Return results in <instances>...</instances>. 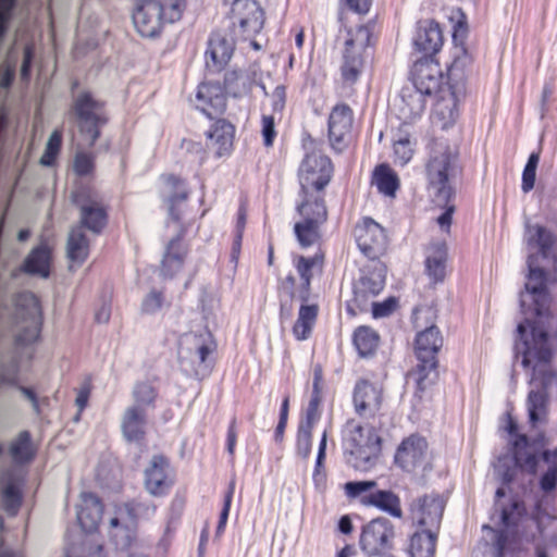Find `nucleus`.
I'll return each instance as SVG.
<instances>
[{"instance_id":"18","label":"nucleus","mask_w":557,"mask_h":557,"mask_svg":"<svg viewBox=\"0 0 557 557\" xmlns=\"http://www.w3.org/2000/svg\"><path fill=\"white\" fill-rule=\"evenodd\" d=\"M354 235L358 248L369 259L377 258L386 247L384 228L371 218H363L355 226Z\"/></svg>"},{"instance_id":"60","label":"nucleus","mask_w":557,"mask_h":557,"mask_svg":"<svg viewBox=\"0 0 557 557\" xmlns=\"http://www.w3.org/2000/svg\"><path fill=\"white\" fill-rule=\"evenodd\" d=\"M33 62V49L26 47L23 53V62L21 67V78L27 82L30 77V67Z\"/></svg>"},{"instance_id":"1","label":"nucleus","mask_w":557,"mask_h":557,"mask_svg":"<svg viewBox=\"0 0 557 557\" xmlns=\"http://www.w3.org/2000/svg\"><path fill=\"white\" fill-rule=\"evenodd\" d=\"M529 274L525 290L520 294L524 321L517 326L515 357L531 371L527 398L532 426L547 421L548 405L557 396V373L552 360L557 351V318L550 310L547 283L556 281L557 237L545 226L525 224Z\"/></svg>"},{"instance_id":"24","label":"nucleus","mask_w":557,"mask_h":557,"mask_svg":"<svg viewBox=\"0 0 557 557\" xmlns=\"http://www.w3.org/2000/svg\"><path fill=\"white\" fill-rule=\"evenodd\" d=\"M425 97L423 91L412 85L403 87L394 103L398 119L404 124H410L419 119L425 109Z\"/></svg>"},{"instance_id":"56","label":"nucleus","mask_w":557,"mask_h":557,"mask_svg":"<svg viewBox=\"0 0 557 557\" xmlns=\"http://www.w3.org/2000/svg\"><path fill=\"white\" fill-rule=\"evenodd\" d=\"M314 260L311 258L299 257L296 263L297 272L302 281V285L308 290L311 280V269Z\"/></svg>"},{"instance_id":"30","label":"nucleus","mask_w":557,"mask_h":557,"mask_svg":"<svg viewBox=\"0 0 557 557\" xmlns=\"http://www.w3.org/2000/svg\"><path fill=\"white\" fill-rule=\"evenodd\" d=\"M161 181L169 193L168 205L170 215L174 221L181 220L180 206L188 199L186 182L175 174H162Z\"/></svg>"},{"instance_id":"16","label":"nucleus","mask_w":557,"mask_h":557,"mask_svg":"<svg viewBox=\"0 0 557 557\" xmlns=\"http://www.w3.org/2000/svg\"><path fill=\"white\" fill-rule=\"evenodd\" d=\"M394 537L395 531L392 522L380 517L363 525L359 543L368 556H385L393 548Z\"/></svg>"},{"instance_id":"36","label":"nucleus","mask_w":557,"mask_h":557,"mask_svg":"<svg viewBox=\"0 0 557 557\" xmlns=\"http://www.w3.org/2000/svg\"><path fill=\"white\" fill-rule=\"evenodd\" d=\"M447 247L444 243L436 244L425 260V271L434 282H443L446 275Z\"/></svg>"},{"instance_id":"5","label":"nucleus","mask_w":557,"mask_h":557,"mask_svg":"<svg viewBox=\"0 0 557 557\" xmlns=\"http://www.w3.org/2000/svg\"><path fill=\"white\" fill-rule=\"evenodd\" d=\"M461 173L458 151L447 140L432 143L425 163L428 191L435 206H445L455 196L450 182Z\"/></svg>"},{"instance_id":"14","label":"nucleus","mask_w":557,"mask_h":557,"mask_svg":"<svg viewBox=\"0 0 557 557\" xmlns=\"http://www.w3.org/2000/svg\"><path fill=\"white\" fill-rule=\"evenodd\" d=\"M373 26L361 25L350 30L349 38L345 41L344 62L342 75L346 82L355 83L363 67L362 52L370 45Z\"/></svg>"},{"instance_id":"6","label":"nucleus","mask_w":557,"mask_h":557,"mask_svg":"<svg viewBox=\"0 0 557 557\" xmlns=\"http://www.w3.org/2000/svg\"><path fill=\"white\" fill-rule=\"evenodd\" d=\"M70 114L75 119L79 135L89 148L94 147L109 123L107 102L95 98L91 91L83 90L74 96Z\"/></svg>"},{"instance_id":"39","label":"nucleus","mask_w":557,"mask_h":557,"mask_svg":"<svg viewBox=\"0 0 557 557\" xmlns=\"http://www.w3.org/2000/svg\"><path fill=\"white\" fill-rule=\"evenodd\" d=\"M372 183L381 194L388 197H394L399 188V178L387 164H380L375 168Z\"/></svg>"},{"instance_id":"55","label":"nucleus","mask_w":557,"mask_h":557,"mask_svg":"<svg viewBox=\"0 0 557 557\" xmlns=\"http://www.w3.org/2000/svg\"><path fill=\"white\" fill-rule=\"evenodd\" d=\"M261 134L263 138V145L271 147L276 137V129L274 117L271 115H263L261 120Z\"/></svg>"},{"instance_id":"8","label":"nucleus","mask_w":557,"mask_h":557,"mask_svg":"<svg viewBox=\"0 0 557 557\" xmlns=\"http://www.w3.org/2000/svg\"><path fill=\"white\" fill-rule=\"evenodd\" d=\"M157 511L151 503L136 499L128 500L116 508V515L110 520V537L119 549H128L136 540L137 523L140 519H149Z\"/></svg>"},{"instance_id":"25","label":"nucleus","mask_w":557,"mask_h":557,"mask_svg":"<svg viewBox=\"0 0 557 557\" xmlns=\"http://www.w3.org/2000/svg\"><path fill=\"white\" fill-rule=\"evenodd\" d=\"M382 400V389L379 386L366 380L357 382L354 389V406L360 417H374L381 409Z\"/></svg>"},{"instance_id":"7","label":"nucleus","mask_w":557,"mask_h":557,"mask_svg":"<svg viewBox=\"0 0 557 557\" xmlns=\"http://www.w3.org/2000/svg\"><path fill=\"white\" fill-rule=\"evenodd\" d=\"M443 336L440 329L432 324L416 335L414 351L418 364L413 372L417 388L425 391L437 377V354L443 347Z\"/></svg>"},{"instance_id":"34","label":"nucleus","mask_w":557,"mask_h":557,"mask_svg":"<svg viewBox=\"0 0 557 557\" xmlns=\"http://www.w3.org/2000/svg\"><path fill=\"white\" fill-rule=\"evenodd\" d=\"M51 250L47 245L35 247L26 257L21 270L32 275L48 277L50 274Z\"/></svg>"},{"instance_id":"26","label":"nucleus","mask_w":557,"mask_h":557,"mask_svg":"<svg viewBox=\"0 0 557 557\" xmlns=\"http://www.w3.org/2000/svg\"><path fill=\"white\" fill-rule=\"evenodd\" d=\"M426 441L419 435L404 440L395 455V462L406 471H412L425 460Z\"/></svg>"},{"instance_id":"11","label":"nucleus","mask_w":557,"mask_h":557,"mask_svg":"<svg viewBox=\"0 0 557 557\" xmlns=\"http://www.w3.org/2000/svg\"><path fill=\"white\" fill-rule=\"evenodd\" d=\"M235 126L225 119H216L205 132V146L184 140L187 151L197 154L200 163L209 158L221 159L231 156L234 149Z\"/></svg>"},{"instance_id":"33","label":"nucleus","mask_w":557,"mask_h":557,"mask_svg":"<svg viewBox=\"0 0 557 557\" xmlns=\"http://www.w3.org/2000/svg\"><path fill=\"white\" fill-rule=\"evenodd\" d=\"M187 249L182 243V237L177 236L173 238L163 256L161 262V271L165 277H173L180 272L184 265Z\"/></svg>"},{"instance_id":"49","label":"nucleus","mask_w":557,"mask_h":557,"mask_svg":"<svg viewBox=\"0 0 557 557\" xmlns=\"http://www.w3.org/2000/svg\"><path fill=\"white\" fill-rule=\"evenodd\" d=\"M73 170L77 176H88L95 171V156L91 152L79 151L75 154Z\"/></svg>"},{"instance_id":"43","label":"nucleus","mask_w":557,"mask_h":557,"mask_svg":"<svg viewBox=\"0 0 557 557\" xmlns=\"http://www.w3.org/2000/svg\"><path fill=\"white\" fill-rule=\"evenodd\" d=\"M134 406L154 407L158 389L149 382H137L133 388Z\"/></svg>"},{"instance_id":"61","label":"nucleus","mask_w":557,"mask_h":557,"mask_svg":"<svg viewBox=\"0 0 557 557\" xmlns=\"http://www.w3.org/2000/svg\"><path fill=\"white\" fill-rule=\"evenodd\" d=\"M445 211L437 218V223L442 228H448L451 224L453 213L455 212V206L451 200L445 206H438Z\"/></svg>"},{"instance_id":"41","label":"nucleus","mask_w":557,"mask_h":557,"mask_svg":"<svg viewBox=\"0 0 557 557\" xmlns=\"http://www.w3.org/2000/svg\"><path fill=\"white\" fill-rule=\"evenodd\" d=\"M36 450L28 431H22L10 445V455L15 462H29L34 459Z\"/></svg>"},{"instance_id":"63","label":"nucleus","mask_w":557,"mask_h":557,"mask_svg":"<svg viewBox=\"0 0 557 557\" xmlns=\"http://www.w3.org/2000/svg\"><path fill=\"white\" fill-rule=\"evenodd\" d=\"M346 2L352 11L364 14L369 11L372 0H346Z\"/></svg>"},{"instance_id":"3","label":"nucleus","mask_w":557,"mask_h":557,"mask_svg":"<svg viewBox=\"0 0 557 557\" xmlns=\"http://www.w3.org/2000/svg\"><path fill=\"white\" fill-rule=\"evenodd\" d=\"M506 430L512 437L511 466L500 461L498 473L503 484L509 487L512 493L513 484L524 473L529 474L528 486H533L534 476L541 472L540 487L543 492L549 493L557 486V447L546 448L548 440L544 434H539L532 441L524 434H518V424L507 413Z\"/></svg>"},{"instance_id":"50","label":"nucleus","mask_w":557,"mask_h":557,"mask_svg":"<svg viewBox=\"0 0 557 557\" xmlns=\"http://www.w3.org/2000/svg\"><path fill=\"white\" fill-rule=\"evenodd\" d=\"M312 429L313 426L299 424L296 449L297 454L302 458H308L311 453Z\"/></svg>"},{"instance_id":"2","label":"nucleus","mask_w":557,"mask_h":557,"mask_svg":"<svg viewBox=\"0 0 557 557\" xmlns=\"http://www.w3.org/2000/svg\"><path fill=\"white\" fill-rule=\"evenodd\" d=\"M333 173L331 159L320 150L307 152L300 163L298 178L301 200L297 211L301 221L295 223L294 232L302 247H309L319 239V228L327 219L323 190Z\"/></svg>"},{"instance_id":"22","label":"nucleus","mask_w":557,"mask_h":557,"mask_svg":"<svg viewBox=\"0 0 557 557\" xmlns=\"http://www.w3.org/2000/svg\"><path fill=\"white\" fill-rule=\"evenodd\" d=\"M170 461L163 455H154L145 471V487L152 496H164L174 480L169 473Z\"/></svg>"},{"instance_id":"35","label":"nucleus","mask_w":557,"mask_h":557,"mask_svg":"<svg viewBox=\"0 0 557 557\" xmlns=\"http://www.w3.org/2000/svg\"><path fill=\"white\" fill-rule=\"evenodd\" d=\"M385 286V277L382 267H375L362 275L355 287L356 300H366L368 296H376Z\"/></svg>"},{"instance_id":"42","label":"nucleus","mask_w":557,"mask_h":557,"mask_svg":"<svg viewBox=\"0 0 557 557\" xmlns=\"http://www.w3.org/2000/svg\"><path fill=\"white\" fill-rule=\"evenodd\" d=\"M22 499L21 487L14 482L8 483L2 491L3 510L11 517L16 516L22 506Z\"/></svg>"},{"instance_id":"13","label":"nucleus","mask_w":557,"mask_h":557,"mask_svg":"<svg viewBox=\"0 0 557 557\" xmlns=\"http://www.w3.org/2000/svg\"><path fill=\"white\" fill-rule=\"evenodd\" d=\"M17 317L25 325L16 336L17 345H29L40 337L42 310L39 298L30 292L18 293L14 297Z\"/></svg>"},{"instance_id":"31","label":"nucleus","mask_w":557,"mask_h":557,"mask_svg":"<svg viewBox=\"0 0 557 557\" xmlns=\"http://www.w3.org/2000/svg\"><path fill=\"white\" fill-rule=\"evenodd\" d=\"M441 81L442 74L437 63L425 61L416 64L412 86L426 96H431L438 90Z\"/></svg>"},{"instance_id":"45","label":"nucleus","mask_w":557,"mask_h":557,"mask_svg":"<svg viewBox=\"0 0 557 557\" xmlns=\"http://www.w3.org/2000/svg\"><path fill=\"white\" fill-rule=\"evenodd\" d=\"M393 148L396 163L405 165L412 158L413 147L408 134L400 132L398 137L394 140Z\"/></svg>"},{"instance_id":"54","label":"nucleus","mask_w":557,"mask_h":557,"mask_svg":"<svg viewBox=\"0 0 557 557\" xmlns=\"http://www.w3.org/2000/svg\"><path fill=\"white\" fill-rule=\"evenodd\" d=\"M321 394H311L310 401L306 410V418L300 422L302 425L313 426L319 419V406L321 404Z\"/></svg>"},{"instance_id":"19","label":"nucleus","mask_w":557,"mask_h":557,"mask_svg":"<svg viewBox=\"0 0 557 557\" xmlns=\"http://www.w3.org/2000/svg\"><path fill=\"white\" fill-rule=\"evenodd\" d=\"M445 500L438 494L424 495L417 498L410 505L411 520L424 530H436L440 528Z\"/></svg>"},{"instance_id":"53","label":"nucleus","mask_w":557,"mask_h":557,"mask_svg":"<svg viewBox=\"0 0 557 557\" xmlns=\"http://www.w3.org/2000/svg\"><path fill=\"white\" fill-rule=\"evenodd\" d=\"M239 81H240V72L237 71H227L224 74V82L222 89L225 92V97L238 96L239 94Z\"/></svg>"},{"instance_id":"52","label":"nucleus","mask_w":557,"mask_h":557,"mask_svg":"<svg viewBox=\"0 0 557 557\" xmlns=\"http://www.w3.org/2000/svg\"><path fill=\"white\" fill-rule=\"evenodd\" d=\"M163 301V293L153 289L143 300L141 310L145 313H153L162 308Z\"/></svg>"},{"instance_id":"37","label":"nucleus","mask_w":557,"mask_h":557,"mask_svg":"<svg viewBox=\"0 0 557 557\" xmlns=\"http://www.w3.org/2000/svg\"><path fill=\"white\" fill-rule=\"evenodd\" d=\"M193 342L194 362L199 366H207L213 360L212 356L215 354L218 348L213 335L209 332L195 334L193 336Z\"/></svg>"},{"instance_id":"62","label":"nucleus","mask_w":557,"mask_h":557,"mask_svg":"<svg viewBox=\"0 0 557 557\" xmlns=\"http://www.w3.org/2000/svg\"><path fill=\"white\" fill-rule=\"evenodd\" d=\"M318 315V307L315 305H301L299 309L300 320L310 321L311 323L315 322Z\"/></svg>"},{"instance_id":"21","label":"nucleus","mask_w":557,"mask_h":557,"mask_svg":"<svg viewBox=\"0 0 557 557\" xmlns=\"http://www.w3.org/2000/svg\"><path fill=\"white\" fill-rule=\"evenodd\" d=\"M468 27L465 21V15L461 14V18L454 25L453 42L454 53L453 61L447 66L448 79L451 82H459L465 76V71L471 65L472 57L465 48V39L467 37Z\"/></svg>"},{"instance_id":"40","label":"nucleus","mask_w":557,"mask_h":557,"mask_svg":"<svg viewBox=\"0 0 557 557\" xmlns=\"http://www.w3.org/2000/svg\"><path fill=\"white\" fill-rule=\"evenodd\" d=\"M352 343L360 357H369L379 346V335L369 326H359L354 333Z\"/></svg>"},{"instance_id":"17","label":"nucleus","mask_w":557,"mask_h":557,"mask_svg":"<svg viewBox=\"0 0 557 557\" xmlns=\"http://www.w3.org/2000/svg\"><path fill=\"white\" fill-rule=\"evenodd\" d=\"M194 107L209 120L220 119L226 111L222 85L212 81L201 82L195 94Z\"/></svg>"},{"instance_id":"9","label":"nucleus","mask_w":557,"mask_h":557,"mask_svg":"<svg viewBox=\"0 0 557 557\" xmlns=\"http://www.w3.org/2000/svg\"><path fill=\"white\" fill-rule=\"evenodd\" d=\"M186 0H143L133 14L134 25L143 37H154L160 34L163 23H174L182 17Z\"/></svg>"},{"instance_id":"51","label":"nucleus","mask_w":557,"mask_h":557,"mask_svg":"<svg viewBox=\"0 0 557 557\" xmlns=\"http://www.w3.org/2000/svg\"><path fill=\"white\" fill-rule=\"evenodd\" d=\"M91 391H92V381H91V377L88 376V377H86L84 380L83 384L77 389V395H76V398H75V405L78 408V411H77V414L75 417V421H79L83 411L88 406V401H89V398H90V395H91Z\"/></svg>"},{"instance_id":"28","label":"nucleus","mask_w":557,"mask_h":557,"mask_svg":"<svg viewBox=\"0 0 557 557\" xmlns=\"http://www.w3.org/2000/svg\"><path fill=\"white\" fill-rule=\"evenodd\" d=\"M414 48L425 57L435 54L443 46V33L438 23L421 21L413 37Z\"/></svg>"},{"instance_id":"44","label":"nucleus","mask_w":557,"mask_h":557,"mask_svg":"<svg viewBox=\"0 0 557 557\" xmlns=\"http://www.w3.org/2000/svg\"><path fill=\"white\" fill-rule=\"evenodd\" d=\"M62 147V131L54 129L46 145V149L40 158V164L45 166H52L55 163L57 157Z\"/></svg>"},{"instance_id":"64","label":"nucleus","mask_w":557,"mask_h":557,"mask_svg":"<svg viewBox=\"0 0 557 557\" xmlns=\"http://www.w3.org/2000/svg\"><path fill=\"white\" fill-rule=\"evenodd\" d=\"M324 460L325 459L320 460L319 457L317 456L315 467H314V471H313V481L317 485H319L325 481V471H324V467H323Z\"/></svg>"},{"instance_id":"15","label":"nucleus","mask_w":557,"mask_h":557,"mask_svg":"<svg viewBox=\"0 0 557 557\" xmlns=\"http://www.w3.org/2000/svg\"><path fill=\"white\" fill-rule=\"evenodd\" d=\"M345 451L354 456L357 460L364 463L371 461L381 451V437L374 429H371L367 435L363 434V428L354 421H348L344 431Z\"/></svg>"},{"instance_id":"48","label":"nucleus","mask_w":557,"mask_h":557,"mask_svg":"<svg viewBox=\"0 0 557 557\" xmlns=\"http://www.w3.org/2000/svg\"><path fill=\"white\" fill-rule=\"evenodd\" d=\"M244 232V205H239L237 210L236 232L232 244L230 255L231 262L236 268L238 265L242 253V237Z\"/></svg>"},{"instance_id":"38","label":"nucleus","mask_w":557,"mask_h":557,"mask_svg":"<svg viewBox=\"0 0 557 557\" xmlns=\"http://www.w3.org/2000/svg\"><path fill=\"white\" fill-rule=\"evenodd\" d=\"M437 534L433 530L416 532L410 540L411 557H434Z\"/></svg>"},{"instance_id":"47","label":"nucleus","mask_w":557,"mask_h":557,"mask_svg":"<svg viewBox=\"0 0 557 557\" xmlns=\"http://www.w3.org/2000/svg\"><path fill=\"white\" fill-rule=\"evenodd\" d=\"M246 12L250 15L246 18V28L258 34L264 25V12L256 0H246Z\"/></svg>"},{"instance_id":"32","label":"nucleus","mask_w":557,"mask_h":557,"mask_svg":"<svg viewBox=\"0 0 557 557\" xmlns=\"http://www.w3.org/2000/svg\"><path fill=\"white\" fill-rule=\"evenodd\" d=\"M90 242L82 227L70 231L66 243V256L72 264L82 265L89 256Z\"/></svg>"},{"instance_id":"4","label":"nucleus","mask_w":557,"mask_h":557,"mask_svg":"<svg viewBox=\"0 0 557 557\" xmlns=\"http://www.w3.org/2000/svg\"><path fill=\"white\" fill-rule=\"evenodd\" d=\"M491 520L502 530L495 531V557H505L510 548L509 536L513 541L533 542L542 533L541 521L527 512L524 502L518 494L506 497L504 487L495 493Z\"/></svg>"},{"instance_id":"23","label":"nucleus","mask_w":557,"mask_h":557,"mask_svg":"<svg viewBox=\"0 0 557 557\" xmlns=\"http://www.w3.org/2000/svg\"><path fill=\"white\" fill-rule=\"evenodd\" d=\"M234 52L233 44L219 32L210 35L205 52L207 73L218 74L225 70Z\"/></svg>"},{"instance_id":"27","label":"nucleus","mask_w":557,"mask_h":557,"mask_svg":"<svg viewBox=\"0 0 557 557\" xmlns=\"http://www.w3.org/2000/svg\"><path fill=\"white\" fill-rule=\"evenodd\" d=\"M77 508V521L86 532L97 531L102 520L104 505L95 493L83 492Z\"/></svg>"},{"instance_id":"29","label":"nucleus","mask_w":557,"mask_h":557,"mask_svg":"<svg viewBox=\"0 0 557 557\" xmlns=\"http://www.w3.org/2000/svg\"><path fill=\"white\" fill-rule=\"evenodd\" d=\"M147 413L139 406H129L124 411L121 430L127 442L141 443L146 438Z\"/></svg>"},{"instance_id":"20","label":"nucleus","mask_w":557,"mask_h":557,"mask_svg":"<svg viewBox=\"0 0 557 557\" xmlns=\"http://www.w3.org/2000/svg\"><path fill=\"white\" fill-rule=\"evenodd\" d=\"M352 110L345 103L336 104L329 116V139L336 152H342L349 140L352 127Z\"/></svg>"},{"instance_id":"46","label":"nucleus","mask_w":557,"mask_h":557,"mask_svg":"<svg viewBox=\"0 0 557 557\" xmlns=\"http://www.w3.org/2000/svg\"><path fill=\"white\" fill-rule=\"evenodd\" d=\"M541 151H533L527 161L522 172L521 189L523 193H529L534 188L536 178V169L540 162Z\"/></svg>"},{"instance_id":"57","label":"nucleus","mask_w":557,"mask_h":557,"mask_svg":"<svg viewBox=\"0 0 557 557\" xmlns=\"http://www.w3.org/2000/svg\"><path fill=\"white\" fill-rule=\"evenodd\" d=\"M397 301L389 297L382 302L372 304V314L374 318H384L389 315L396 308Z\"/></svg>"},{"instance_id":"12","label":"nucleus","mask_w":557,"mask_h":557,"mask_svg":"<svg viewBox=\"0 0 557 557\" xmlns=\"http://www.w3.org/2000/svg\"><path fill=\"white\" fill-rule=\"evenodd\" d=\"M375 481H350L345 484V492L350 498H359L364 506H373L394 518H401L399 497L392 491L375 490Z\"/></svg>"},{"instance_id":"59","label":"nucleus","mask_w":557,"mask_h":557,"mask_svg":"<svg viewBox=\"0 0 557 557\" xmlns=\"http://www.w3.org/2000/svg\"><path fill=\"white\" fill-rule=\"evenodd\" d=\"M314 323H311L310 321L300 320V317H298L293 331L297 339H306L309 337L312 326Z\"/></svg>"},{"instance_id":"58","label":"nucleus","mask_w":557,"mask_h":557,"mask_svg":"<svg viewBox=\"0 0 557 557\" xmlns=\"http://www.w3.org/2000/svg\"><path fill=\"white\" fill-rule=\"evenodd\" d=\"M16 0H0V38L4 35L9 13L13 9Z\"/></svg>"},{"instance_id":"10","label":"nucleus","mask_w":557,"mask_h":557,"mask_svg":"<svg viewBox=\"0 0 557 557\" xmlns=\"http://www.w3.org/2000/svg\"><path fill=\"white\" fill-rule=\"evenodd\" d=\"M71 199L79 211L77 227L100 235L107 228L110 218V205L90 186H82L72 191Z\"/></svg>"}]
</instances>
